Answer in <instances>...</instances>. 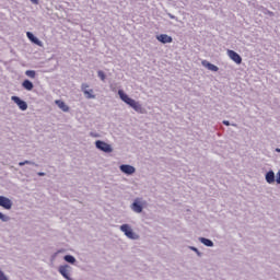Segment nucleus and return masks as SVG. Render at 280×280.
<instances>
[{
	"instance_id": "16",
	"label": "nucleus",
	"mask_w": 280,
	"mask_h": 280,
	"mask_svg": "<svg viewBox=\"0 0 280 280\" xmlns=\"http://www.w3.org/2000/svg\"><path fill=\"white\" fill-rule=\"evenodd\" d=\"M55 104H57L58 107H59L60 109H62L63 113H69V107H68L67 103H65V101L57 100V101L55 102Z\"/></svg>"
},
{
	"instance_id": "26",
	"label": "nucleus",
	"mask_w": 280,
	"mask_h": 280,
	"mask_svg": "<svg viewBox=\"0 0 280 280\" xmlns=\"http://www.w3.org/2000/svg\"><path fill=\"white\" fill-rule=\"evenodd\" d=\"M88 89H89V84L82 83L81 91H83V93H84V91H88Z\"/></svg>"
},
{
	"instance_id": "17",
	"label": "nucleus",
	"mask_w": 280,
	"mask_h": 280,
	"mask_svg": "<svg viewBox=\"0 0 280 280\" xmlns=\"http://www.w3.org/2000/svg\"><path fill=\"white\" fill-rule=\"evenodd\" d=\"M65 261H67V264H71V266H75L77 264V259L73 257V255H66L63 256Z\"/></svg>"
},
{
	"instance_id": "3",
	"label": "nucleus",
	"mask_w": 280,
	"mask_h": 280,
	"mask_svg": "<svg viewBox=\"0 0 280 280\" xmlns=\"http://www.w3.org/2000/svg\"><path fill=\"white\" fill-rule=\"evenodd\" d=\"M95 148L101 152H105V154H110V152H113V145L106 143L104 140H96Z\"/></svg>"
},
{
	"instance_id": "19",
	"label": "nucleus",
	"mask_w": 280,
	"mask_h": 280,
	"mask_svg": "<svg viewBox=\"0 0 280 280\" xmlns=\"http://www.w3.org/2000/svg\"><path fill=\"white\" fill-rule=\"evenodd\" d=\"M23 165H34L35 167H38V164H36L35 162L30 161V160H25L24 162L19 163L20 167H23Z\"/></svg>"
},
{
	"instance_id": "12",
	"label": "nucleus",
	"mask_w": 280,
	"mask_h": 280,
	"mask_svg": "<svg viewBox=\"0 0 280 280\" xmlns=\"http://www.w3.org/2000/svg\"><path fill=\"white\" fill-rule=\"evenodd\" d=\"M69 270H71V266L69 265H63L59 267L60 275H62L63 278H66L67 280H71V278L69 277Z\"/></svg>"
},
{
	"instance_id": "29",
	"label": "nucleus",
	"mask_w": 280,
	"mask_h": 280,
	"mask_svg": "<svg viewBox=\"0 0 280 280\" xmlns=\"http://www.w3.org/2000/svg\"><path fill=\"white\" fill-rule=\"evenodd\" d=\"M224 126H231V122L229 120H223Z\"/></svg>"
},
{
	"instance_id": "24",
	"label": "nucleus",
	"mask_w": 280,
	"mask_h": 280,
	"mask_svg": "<svg viewBox=\"0 0 280 280\" xmlns=\"http://www.w3.org/2000/svg\"><path fill=\"white\" fill-rule=\"evenodd\" d=\"M0 280H8V276L0 269Z\"/></svg>"
},
{
	"instance_id": "10",
	"label": "nucleus",
	"mask_w": 280,
	"mask_h": 280,
	"mask_svg": "<svg viewBox=\"0 0 280 280\" xmlns=\"http://www.w3.org/2000/svg\"><path fill=\"white\" fill-rule=\"evenodd\" d=\"M26 36H27L28 40H31V43H33L34 45H37L38 47H43V42L40 39H38V37H36L34 35V33L26 32Z\"/></svg>"
},
{
	"instance_id": "21",
	"label": "nucleus",
	"mask_w": 280,
	"mask_h": 280,
	"mask_svg": "<svg viewBox=\"0 0 280 280\" xmlns=\"http://www.w3.org/2000/svg\"><path fill=\"white\" fill-rule=\"evenodd\" d=\"M0 220L1 222H10L11 218L9 215L3 214V212H0Z\"/></svg>"
},
{
	"instance_id": "8",
	"label": "nucleus",
	"mask_w": 280,
	"mask_h": 280,
	"mask_svg": "<svg viewBox=\"0 0 280 280\" xmlns=\"http://www.w3.org/2000/svg\"><path fill=\"white\" fill-rule=\"evenodd\" d=\"M228 56L229 58H231V60H233V62H235L236 65H242V56H240V54L235 52V50H228Z\"/></svg>"
},
{
	"instance_id": "6",
	"label": "nucleus",
	"mask_w": 280,
	"mask_h": 280,
	"mask_svg": "<svg viewBox=\"0 0 280 280\" xmlns=\"http://www.w3.org/2000/svg\"><path fill=\"white\" fill-rule=\"evenodd\" d=\"M11 100L16 104V106H19L20 110H27V102L19 96H12Z\"/></svg>"
},
{
	"instance_id": "1",
	"label": "nucleus",
	"mask_w": 280,
	"mask_h": 280,
	"mask_svg": "<svg viewBox=\"0 0 280 280\" xmlns=\"http://www.w3.org/2000/svg\"><path fill=\"white\" fill-rule=\"evenodd\" d=\"M118 95H119L121 102H125V104H127V106H130V108L136 110V113H140V115H143V106L139 102H137L132 97H130L128 94H126V92H124V90H118Z\"/></svg>"
},
{
	"instance_id": "11",
	"label": "nucleus",
	"mask_w": 280,
	"mask_h": 280,
	"mask_svg": "<svg viewBox=\"0 0 280 280\" xmlns=\"http://www.w3.org/2000/svg\"><path fill=\"white\" fill-rule=\"evenodd\" d=\"M265 180L268 183V185H272L276 183V175L275 171L270 170L265 174Z\"/></svg>"
},
{
	"instance_id": "2",
	"label": "nucleus",
	"mask_w": 280,
	"mask_h": 280,
	"mask_svg": "<svg viewBox=\"0 0 280 280\" xmlns=\"http://www.w3.org/2000/svg\"><path fill=\"white\" fill-rule=\"evenodd\" d=\"M120 231L128 237V240H139V234L135 233L130 224H122L120 225Z\"/></svg>"
},
{
	"instance_id": "32",
	"label": "nucleus",
	"mask_w": 280,
	"mask_h": 280,
	"mask_svg": "<svg viewBox=\"0 0 280 280\" xmlns=\"http://www.w3.org/2000/svg\"><path fill=\"white\" fill-rule=\"evenodd\" d=\"M276 152L280 153V149H279V148H277V149H276Z\"/></svg>"
},
{
	"instance_id": "23",
	"label": "nucleus",
	"mask_w": 280,
	"mask_h": 280,
	"mask_svg": "<svg viewBox=\"0 0 280 280\" xmlns=\"http://www.w3.org/2000/svg\"><path fill=\"white\" fill-rule=\"evenodd\" d=\"M188 248H189V250H192L194 253H196V255H197L198 257H202V253L199 252L197 247H195V246H189Z\"/></svg>"
},
{
	"instance_id": "7",
	"label": "nucleus",
	"mask_w": 280,
	"mask_h": 280,
	"mask_svg": "<svg viewBox=\"0 0 280 280\" xmlns=\"http://www.w3.org/2000/svg\"><path fill=\"white\" fill-rule=\"evenodd\" d=\"M131 209L135 213H143V203H141L139 198L135 199L131 203Z\"/></svg>"
},
{
	"instance_id": "13",
	"label": "nucleus",
	"mask_w": 280,
	"mask_h": 280,
	"mask_svg": "<svg viewBox=\"0 0 280 280\" xmlns=\"http://www.w3.org/2000/svg\"><path fill=\"white\" fill-rule=\"evenodd\" d=\"M202 67H206V69H208L209 71H220V68H218V66L207 61V60H203L201 62Z\"/></svg>"
},
{
	"instance_id": "15",
	"label": "nucleus",
	"mask_w": 280,
	"mask_h": 280,
	"mask_svg": "<svg viewBox=\"0 0 280 280\" xmlns=\"http://www.w3.org/2000/svg\"><path fill=\"white\" fill-rule=\"evenodd\" d=\"M199 242L203 244V246H207L208 248H213L214 246L213 241L207 237H199Z\"/></svg>"
},
{
	"instance_id": "30",
	"label": "nucleus",
	"mask_w": 280,
	"mask_h": 280,
	"mask_svg": "<svg viewBox=\"0 0 280 280\" xmlns=\"http://www.w3.org/2000/svg\"><path fill=\"white\" fill-rule=\"evenodd\" d=\"M37 176H46V173L45 172H38Z\"/></svg>"
},
{
	"instance_id": "27",
	"label": "nucleus",
	"mask_w": 280,
	"mask_h": 280,
	"mask_svg": "<svg viewBox=\"0 0 280 280\" xmlns=\"http://www.w3.org/2000/svg\"><path fill=\"white\" fill-rule=\"evenodd\" d=\"M90 137H93L94 139H97V138H100V133L91 131Z\"/></svg>"
},
{
	"instance_id": "14",
	"label": "nucleus",
	"mask_w": 280,
	"mask_h": 280,
	"mask_svg": "<svg viewBox=\"0 0 280 280\" xmlns=\"http://www.w3.org/2000/svg\"><path fill=\"white\" fill-rule=\"evenodd\" d=\"M22 89H24L25 91H34V83L31 80L25 79L22 82Z\"/></svg>"
},
{
	"instance_id": "20",
	"label": "nucleus",
	"mask_w": 280,
	"mask_h": 280,
	"mask_svg": "<svg viewBox=\"0 0 280 280\" xmlns=\"http://www.w3.org/2000/svg\"><path fill=\"white\" fill-rule=\"evenodd\" d=\"M25 75H27V78H31L32 80H34L36 78V72H35V70H26Z\"/></svg>"
},
{
	"instance_id": "22",
	"label": "nucleus",
	"mask_w": 280,
	"mask_h": 280,
	"mask_svg": "<svg viewBox=\"0 0 280 280\" xmlns=\"http://www.w3.org/2000/svg\"><path fill=\"white\" fill-rule=\"evenodd\" d=\"M97 77L100 78V80H102V82L106 80V73H104V71L102 70L97 71Z\"/></svg>"
},
{
	"instance_id": "5",
	"label": "nucleus",
	"mask_w": 280,
	"mask_h": 280,
	"mask_svg": "<svg viewBox=\"0 0 280 280\" xmlns=\"http://www.w3.org/2000/svg\"><path fill=\"white\" fill-rule=\"evenodd\" d=\"M12 200L5 196H0V207L2 209H5L7 211H10L12 209Z\"/></svg>"
},
{
	"instance_id": "9",
	"label": "nucleus",
	"mask_w": 280,
	"mask_h": 280,
	"mask_svg": "<svg viewBox=\"0 0 280 280\" xmlns=\"http://www.w3.org/2000/svg\"><path fill=\"white\" fill-rule=\"evenodd\" d=\"M156 40H159V43H162V45H167V43H173L174 38H172V36L167 34H160L156 35Z\"/></svg>"
},
{
	"instance_id": "31",
	"label": "nucleus",
	"mask_w": 280,
	"mask_h": 280,
	"mask_svg": "<svg viewBox=\"0 0 280 280\" xmlns=\"http://www.w3.org/2000/svg\"><path fill=\"white\" fill-rule=\"evenodd\" d=\"M33 3H34V5H38V0H31Z\"/></svg>"
},
{
	"instance_id": "18",
	"label": "nucleus",
	"mask_w": 280,
	"mask_h": 280,
	"mask_svg": "<svg viewBox=\"0 0 280 280\" xmlns=\"http://www.w3.org/2000/svg\"><path fill=\"white\" fill-rule=\"evenodd\" d=\"M86 100H95V94H93V89L83 92Z\"/></svg>"
},
{
	"instance_id": "25",
	"label": "nucleus",
	"mask_w": 280,
	"mask_h": 280,
	"mask_svg": "<svg viewBox=\"0 0 280 280\" xmlns=\"http://www.w3.org/2000/svg\"><path fill=\"white\" fill-rule=\"evenodd\" d=\"M276 183L277 185H280V171H278L276 174Z\"/></svg>"
},
{
	"instance_id": "28",
	"label": "nucleus",
	"mask_w": 280,
	"mask_h": 280,
	"mask_svg": "<svg viewBox=\"0 0 280 280\" xmlns=\"http://www.w3.org/2000/svg\"><path fill=\"white\" fill-rule=\"evenodd\" d=\"M166 14H167V16L173 19L174 21H178V18H176L174 14H172V13H166Z\"/></svg>"
},
{
	"instance_id": "4",
	"label": "nucleus",
	"mask_w": 280,
	"mask_h": 280,
	"mask_svg": "<svg viewBox=\"0 0 280 280\" xmlns=\"http://www.w3.org/2000/svg\"><path fill=\"white\" fill-rule=\"evenodd\" d=\"M119 170H120V172H122V174H126L127 176H132V174H135V172H137V168L129 164H121L119 166Z\"/></svg>"
}]
</instances>
